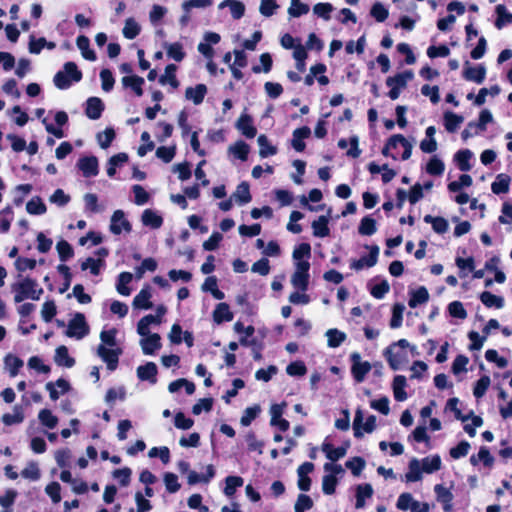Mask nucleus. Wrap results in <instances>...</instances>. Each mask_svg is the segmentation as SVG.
Here are the masks:
<instances>
[{
  "instance_id": "nucleus-28",
  "label": "nucleus",
  "mask_w": 512,
  "mask_h": 512,
  "mask_svg": "<svg viewBox=\"0 0 512 512\" xmlns=\"http://www.w3.org/2000/svg\"><path fill=\"white\" fill-rule=\"evenodd\" d=\"M206 93V85L198 84L195 87H188L185 91V97L187 100L192 101L195 105H199L203 102Z\"/></svg>"
},
{
  "instance_id": "nucleus-14",
  "label": "nucleus",
  "mask_w": 512,
  "mask_h": 512,
  "mask_svg": "<svg viewBox=\"0 0 512 512\" xmlns=\"http://www.w3.org/2000/svg\"><path fill=\"white\" fill-rule=\"evenodd\" d=\"M77 167L86 178L97 176L99 173L98 160L95 156L80 158L77 162Z\"/></svg>"
},
{
  "instance_id": "nucleus-26",
  "label": "nucleus",
  "mask_w": 512,
  "mask_h": 512,
  "mask_svg": "<svg viewBox=\"0 0 512 512\" xmlns=\"http://www.w3.org/2000/svg\"><path fill=\"white\" fill-rule=\"evenodd\" d=\"M69 388L70 385L65 379H58L56 382L46 384V389L49 391L52 400H57L61 395L65 394Z\"/></svg>"
},
{
  "instance_id": "nucleus-56",
  "label": "nucleus",
  "mask_w": 512,
  "mask_h": 512,
  "mask_svg": "<svg viewBox=\"0 0 512 512\" xmlns=\"http://www.w3.org/2000/svg\"><path fill=\"white\" fill-rule=\"evenodd\" d=\"M309 10V6L300 0H291L287 12L290 17L297 18L302 15H306Z\"/></svg>"
},
{
  "instance_id": "nucleus-42",
  "label": "nucleus",
  "mask_w": 512,
  "mask_h": 512,
  "mask_svg": "<svg viewBox=\"0 0 512 512\" xmlns=\"http://www.w3.org/2000/svg\"><path fill=\"white\" fill-rule=\"evenodd\" d=\"M327 345L330 348L339 347L347 338L346 334L336 328L326 331Z\"/></svg>"
},
{
  "instance_id": "nucleus-63",
  "label": "nucleus",
  "mask_w": 512,
  "mask_h": 512,
  "mask_svg": "<svg viewBox=\"0 0 512 512\" xmlns=\"http://www.w3.org/2000/svg\"><path fill=\"white\" fill-rule=\"evenodd\" d=\"M39 421L49 429H53L58 424V418L48 409H42L38 414Z\"/></svg>"
},
{
  "instance_id": "nucleus-27",
  "label": "nucleus",
  "mask_w": 512,
  "mask_h": 512,
  "mask_svg": "<svg viewBox=\"0 0 512 512\" xmlns=\"http://www.w3.org/2000/svg\"><path fill=\"white\" fill-rule=\"evenodd\" d=\"M463 122L464 118L454 112L446 111L443 115V124L449 133L456 132Z\"/></svg>"
},
{
  "instance_id": "nucleus-33",
  "label": "nucleus",
  "mask_w": 512,
  "mask_h": 512,
  "mask_svg": "<svg viewBox=\"0 0 512 512\" xmlns=\"http://www.w3.org/2000/svg\"><path fill=\"white\" fill-rule=\"evenodd\" d=\"M329 216H320L312 222L313 235L315 237L324 238L329 236L330 229L328 226Z\"/></svg>"
},
{
  "instance_id": "nucleus-44",
  "label": "nucleus",
  "mask_w": 512,
  "mask_h": 512,
  "mask_svg": "<svg viewBox=\"0 0 512 512\" xmlns=\"http://www.w3.org/2000/svg\"><path fill=\"white\" fill-rule=\"evenodd\" d=\"M428 299V290L425 287L421 286L411 292V297L409 299L408 304L411 308H416L418 305L426 303Z\"/></svg>"
},
{
  "instance_id": "nucleus-11",
  "label": "nucleus",
  "mask_w": 512,
  "mask_h": 512,
  "mask_svg": "<svg viewBox=\"0 0 512 512\" xmlns=\"http://www.w3.org/2000/svg\"><path fill=\"white\" fill-rule=\"evenodd\" d=\"M350 360L352 362L351 373L353 378L357 383H362L372 369L371 364L368 361H363L358 352H353L350 355Z\"/></svg>"
},
{
  "instance_id": "nucleus-34",
  "label": "nucleus",
  "mask_w": 512,
  "mask_h": 512,
  "mask_svg": "<svg viewBox=\"0 0 512 512\" xmlns=\"http://www.w3.org/2000/svg\"><path fill=\"white\" fill-rule=\"evenodd\" d=\"M235 203L238 205H244L251 201V194L249 185L246 182L240 183L234 193L231 195Z\"/></svg>"
},
{
  "instance_id": "nucleus-19",
  "label": "nucleus",
  "mask_w": 512,
  "mask_h": 512,
  "mask_svg": "<svg viewBox=\"0 0 512 512\" xmlns=\"http://www.w3.org/2000/svg\"><path fill=\"white\" fill-rule=\"evenodd\" d=\"M152 292L150 286H144L140 292L134 297L132 305L135 309L147 310L152 308L151 302Z\"/></svg>"
},
{
  "instance_id": "nucleus-10",
  "label": "nucleus",
  "mask_w": 512,
  "mask_h": 512,
  "mask_svg": "<svg viewBox=\"0 0 512 512\" xmlns=\"http://www.w3.org/2000/svg\"><path fill=\"white\" fill-rule=\"evenodd\" d=\"M109 230L113 235L131 232L132 225L123 210L117 209L113 212L110 218Z\"/></svg>"
},
{
  "instance_id": "nucleus-18",
  "label": "nucleus",
  "mask_w": 512,
  "mask_h": 512,
  "mask_svg": "<svg viewBox=\"0 0 512 512\" xmlns=\"http://www.w3.org/2000/svg\"><path fill=\"white\" fill-rule=\"evenodd\" d=\"M314 469V464L311 462H304L297 469L298 474V487L302 491H308L311 486V479L309 473Z\"/></svg>"
},
{
  "instance_id": "nucleus-49",
  "label": "nucleus",
  "mask_w": 512,
  "mask_h": 512,
  "mask_svg": "<svg viewBox=\"0 0 512 512\" xmlns=\"http://www.w3.org/2000/svg\"><path fill=\"white\" fill-rule=\"evenodd\" d=\"M322 451L325 453L326 457L331 461H337L343 458L346 454V449L343 447L335 448L332 444L328 442H324L322 444Z\"/></svg>"
},
{
  "instance_id": "nucleus-50",
  "label": "nucleus",
  "mask_w": 512,
  "mask_h": 512,
  "mask_svg": "<svg viewBox=\"0 0 512 512\" xmlns=\"http://www.w3.org/2000/svg\"><path fill=\"white\" fill-rule=\"evenodd\" d=\"M229 153L234 155L236 158L245 161L247 160L250 147L244 141H237L235 144L228 148Z\"/></svg>"
},
{
  "instance_id": "nucleus-47",
  "label": "nucleus",
  "mask_w": 512,
  "mask_h": 512,
  "mask_svg": "<svg viewBox=\"0 0 512 512\" xmlns=\"http://www.w3.org/2000/svg\"><path fill=\"white\" fill-rule=\"evenodd\" d=\"M480 300L488 308L496 307L497 309H501L504 307V299L488 291L481 293Z\"/></svg>"
},
{
  "instance_id": "nucleus-55",
  "label": "nucleus",
  "mask_w": 512,
  "mask_h": 512,
  "mask_svg": "<svg viewBox=\"0 0 512 512\" xmlns=\"http://www.w3.org/2000/svg\"><path fill=\"white\" fill-rule=\"evenodd\" d=\"M176 69L177 67L174 64L167 65L165 73L160 77L159 82L162 85L170 84L173 88H177L179 86V82L175 75Z\"/></svg>"
},
{
  "instance_id": "nucleus-25",
  "label": "nucleus",
  "mask_w": 512,
  "mask_h": 512,
  "mask_svg": "<svg viewBox=\"0 0 512 512\" xmlns=\"http://www.w3.org/2000/svg\"><path fill=\"white\" fill-rule=\"evenodd\" d=\"M141 221L144 226L158 229L163 224V218L157 211L152 209H145L141 216Z\"/></svg>"
},
{
  "instance_id": "nucleus-7",
  "label": "nucleus",
  "mask_w": 512,
  "mask_h": 512,
  "mask_svg": "<svg viewBox=\"0 0 512 512\" xmlns=\"http://www.w3.org/2000/svg\"><path fill=\"white\" fill-rule=\"evenodd\" d=\"M310 263H298L294 264V272L291 276V284L294 288L306 291L309 286L310 279Z\"/></svg>"
},
{
  "instance_id": "nucleus-13",
  "label": "nucleus",
  "mask_w": 512,
  "mask_h": 512,
  "mask_svg": "<svg viewBox=\"0 0 512 512\" xmlns=\"http://www.w3.org/2000/svg\"><path fill=\"white\" fill-rule=\"evenodd\" d=\"M370 250L368 256H363L360 259L352 260L350 267L353 270L360 271L364 268H370L376 265L379 256V247L377 245L367 246Z\"/></svg>"
},
{
  "instance_id": "nucleus-35",
  "label": "nucleus",
  "mask_w": 512,
  "mask_h": 512,
  "mask_svg": "<svg viewBox=\"0 0 512 512\" xmlns=\"http://www.w3.org/2000/svg\"><path fill=\"white\" fill-rule=\"evenodd\" d=\"M121 81L125 88H131L138 97L143 95L144 79L142 77L136 75L124 76Z\"/></svg>"
},
{
  "instance_id": "nucleus-5",
  "label": "nucleus",
  "mask_w": 512,
  "mask_h": 512,
  "mask_svg": "<svg viewBox=\"0 0 512 512\" xmlns=\"http://www.w3.org/2000/svg\"><path fill=\"white\" fill-rule=\"evenodd\" d=\"M414 78V73L411 70L398 73L395 76L386 79V85L390 87L388 96L392 100L399 98L402 89H404L408 82Z\"/></svg>"
},
{
  "instance_id": "nucleus-39",
  "label": "nucleus",
  "mask_w": 512,
  "mask_h": 512,
  "mask_svg": "<svg viewBox=\"0 0 512 512\" xmlns=\"http://www.w3.org/2000/svg\"><path fill=\"white\" fill-rule=\"evenodd\" d=\"M257 143L259 145V155L261 158H267L277 153V148L270 143L266 135L261 134L257 139Z\"/></svg>"
},
{
  "instance_id": "nucleus-30",
  "label": "nucleus",
  "mask_w": 512,
  "mask_h": 512,
  "mask_svg": "<svg viewBox=\"0 0 512 512\" xmlns=\"http://www.w3.org/2000/svg\"><path fill=\"white\" fill-rule=\"evenodd\" d=\"M311 246L308 243H301L296 246L292 253L293 264L310 263Z\"/></svg>"
},
{
  "instance_id": "nucleus-46",
  "label": "nucleus",
  "mask_w": 512,
  "mask_h": 512,
  "mask_svg": "<svg viewBox=\"0 0 512 512\" xmlns=\"http://www.w3.org/2000/svg\"><path fill=\"white\" fill-rule=\"evenodd\" d=\"M133 275L130 272H122L119 274L116 284V290L123 296H129L131 289L128 284L132 281Z\"/></svg>"
},
{
  "instance_id": "nucleus-4",
  "label": "nucleus",
  "mask_w": 512,
  "mask_h": 512,
  "mask_svg": "<svg viewBox=\"0 0 512 512\" xmlns=\"http://www.w3.org/2000/svg\"><path fill=\"white\" fill-rule=\"evenodd\" d=\"M82 78V73L78 70L77 65L74 62H66L63 66V70L58 71L54 78V85L58 89H68L73 82H79Z\"/></svg>"
},
{
  "instance_id": "nucleus-64",
  "label": "nucleus",
  "mask_w": 512,
  "mask_h": 512,
  "mask_svg": "<svg viewBox=\"0 0 512 512\" xmlns=\"http://www.w3.org/2000/svg\"><path fill=\"white\" fill-rule=\"evenodd\" d=\"M104 266L103 259L87 258L81 264L82 270H89L93 275H98L101 268Z\"/></svg>"
},
{
  "instance_id": "nucleus-54",
  "label": "nucleus",
  "mask_w": 512,
  "mask_h": 512,
  "mask_svg": "<svg viewBox=\"0 0 512 512\" xmlns=\"http://www.w3.org/2000/svg\"><path fill=\"white\" fill-rule=\"evenodd\" d=\"M13 219L14 212L10 206H7L0 211V233H7L9 231Z\"/></svg>"
},
{
  "instance_id": "nucleus-57",
  "label": "nucleus",
  "mask_w": 512,
  "mask_h": 512,
  "mask_svg": "<svg viewBox=\"0 0 512 512\" xmlns=\"http://www.w3.org/2000/svg\"><path fill=\"white\" fill-rule=\"evenodd\" d=\"M85 208L91 213H101L104 211V206L98 203V197L96 194L87 193L83 197Z\"/></svg>"
},
{
  "instance_id": "nucleus-17",
  "label": "nucleus",
  "mask_w": 512,
  "mask_h": 512,
  "mask_svg": "<svg viewBox=\"0 0 512 512\" xmlns=\"http://www.w3.org/2000/svg\"><path fill=\"white\" fill-rule=\"evenodd\" d=\"M463 76L466 80L481 84L485 80L486 68L483 65L472 67L469 62L465 63Z\"/></svg>"
},
{
  "instance_id": "nucleus-2",
  "label": "nucleus",
  "mask_w": 512,
  "mask_h": 512,
  "mask_svg": "<svg viewBox=\"0 0 512 512\" xmlns=\"http://www.w3.org/2000/svg\"><path fill=\"white\" fill-rule=\"evenodd\" d=\"M442 467V460L439 455H430L422 459L413 458L408 464V471L405 474V481L414 483L421 481L423 474H432Z\"/></svg>"
},
{
  "instance_id": "nucleus-36",
  "label": "nucleus",
  "mask_w": 512,
  "mask_h": 512,
  "mask_svg": "<svg viewBox=\"0 0 512 512\" xmlns=\"http://www.w3.org/2000/svg\"><path fill=\"white\" fill-rule=\"evenodd\" d=\"M233 319V313L230 311L228 304L219 303L213 311V320L220 324L224 321H231Z\"/></svg>"
},
{
  "instance_id": "nucleus-53",
  "label": "nucleus",
  "mask_w": 512,
  "mask_h": 512,
  "mask_svg": "<svg viewBox=\"0 0 512 512\" xmlns=\"http://www.w3.org/2000/svg\"><path fill=\"white\" fill-rule=\"evenodd\" d=\"M473 156V153L466 149L460 150L455 155V160L458 164V167L461 171L467 172L471 169L470 160Z\"/></svg>"
},
{
  "instance_id": "nucleus-59",
  "label": "nucleus",
  "mask_w": 512,
  "mask_h": 512,
  "mask_svg": "<svg viewBox=\"0 0 512 512\" xmlns=\"http://www.w3.org/2000/svg\"><path fill=\"white\" fill-rule=\"evenodd\" d=\"M24 420V415L22 408L19 406H15L13 408V413H6L2 416V422L5 425H13L21 423Z\"/></svg>"
},
{
  "instance_id": "nucleus-3",
  "label": "nucleus",
  "mask_w": 512,
  "mask_h": 512,
  "mask_svg": "<svg viewBox=\"0 0 512 512\" xmlns=\"http://www.w3.org/2000/svg\"><path fill=\"white\" fill-rule=\"evenodd\" d=\"M15 293L14 301L20 303L25 299L39 300L43 294V289L37 282L31 278H23L11 286Z\"/></svg>"
},
{
  "instance_id": "nucleus-51",
  "label": "nucleus",
  "mask_w": 512,
  "mask_h": 512,
  "mask_svg": "<svg viewBox=\"0 0 512 512\" xmlns=\"http://www.w3.org/2000/svg\"><path fill=\"white\" fill-rule=\"evenodd\" d=\"M55 362L59 366L72 367L75 363L74 359L69 356L66 346H59L55 353Z\"/></svg>"
},
{
  "instance_id": "nucleus-8",
  "label": "nucleus",
  "mask_w": 512,
  "mask_h": 512,
  "mask_svg": "<svg viewBox=\"0 0 512 512\" xmlns=\"http://www.w3.org/2000/svg\"><path fill=\"white\" fill-rule=\"evenodd\" d=\"M364 415L361 409H357L353 421L354 436L360 438L364 433H371L376 427V417L370 415L363 423Z\"/></svg>"
},
{
  "instance_id": "nucleus-16",
  "label": "nucleus",
  "mask_w": 512,
  "mask_h": 512,
  "mask_svg": "<svg viewBox=\"0 0 512 512\" xmlns=\"http://www.w3.org/2000/svg\"><path fill=\"white\" fill-rule=\"evenodd\" d=\"M139 345L144 355H154L161 347V337L158 333H153L149 337L141 338Z\"/></svg>"
},
{
  "instance_id": "nucleus-61",
  "label": "nucleus",
  "mask_w": 512,
  "mask_h": 512,
  "mask_svg": "<svg viewBox=\"0 0 512 512\" xmlns=\"http://www.w3.org/2000/svg\"><path fill=\"white\" fill-rule=\"evenodd\" d=\"M376 230V221L373 218L369 216L362 218L358 228V231L361 235L370 236L373 235Z\"/></svg>"
},
{
  "instance_id": "nucleus-38",
  "label": "nucleus",
  "mask_w": 512,
  "mask_h": 512,
  "mask_svg": "<svg viewBox=\"0 0 512 512\" xmlns=\"http://www.w3.org/2000/svg\"><path fill=\"white\" fill-rule=\"evenodd\" d=\"M76 44L83 58L89 61L96 60L95 52L90 49V41L88 37L83 35L79 36L76 40Z\"/></svg>"
},
{
  "instance_id": "nucleus-48",
  "label": "nucleus",
  "mask_w": 512,
  "mask_h": 512,
  "mask_svg": "<svg viewBox=\"0 0 512 512\" xmlns=\"http://www.w3.org/2000/svg\"><path fill=\"white\" fill-rule=\"evenodd\" d=\"M141 31V27L134 18H128L125 21L122 33L126 39L132 40L136 38Z\"/></svg>"
},
{
  "instance_id": "nucleus-62",
  "label": "nucleus",
  "mask_w": 512,
  "mask_h": 512,
  "mask_svg": "<svg viewBox=\"0 0 512 512\" xmlns=\"http://www.w3.org/2000/svg\"><path fill=\"white\" fill-rule=\"evenodd\" d=\"M470 461L473 465L483 462L485 466L489 467L493 464L494 459L486 447H481L477 455L471 456Z\"/></svg>"
},
{
  "instance_id": "nucleus-29",
  "label": "nucleus",
  "mask_w": 512,
  "mask_h": 512,
  "mask_svg": "<svg viewBox=\"0 0 512 512\" xmlns=\"http://www.w3.org/2000/svg\"><path fill=\"white\" fill-rule=\"evenodd\" d=\"M157 366L153 362H148L145 365L137 368V376L142 381H150L156 383Z\"/></svg>"
},
{
  "instance_id": "nucleus-22",
  "label": "nucleus",
  "mask_w": 512,
  "mask_h": 512,
  "mask_svg": "<svg viewBox=\"0 0 512 512\" xmlns=\"http://www.w3.org/2000/svg\"><path fill=\"white\" fill-rule=\"evenodd\" d=\"M434 491L437 497V501L442 504V509L446 512L451 510L453 500L451 491L441 484L435 485Z\"/></svg>"
},
{
  "instance_id": "nucleus-60",
  "label": "nucleus",
  "mask_w": 512,
  "mask_h": 512,
  "mask_svg": "<svg viewBox=\"0 0 512 512\" xmlns=\"http://www.w3.org/2000/svg\"><path fill=\"white\" fill-rule=\"evenodd\" d=\"M497 20L496 26L501 29L504 25L512 22V14L508 12L506 7L502 4L496 6Z\"/></svg>"
},
{
  "instance_id": "nucleus-45",
  "label": "nucleus",
  "mask_w": 512,
  "mask_h": 512,
  "mask_svg": "<svg viewBox=\"0 0 512 512\" xmlns=\"http://www.w3.org/2000/svg\"><path fill=\"white\" fill-rule=\"evenodd\" d=\"M424 221L426 223L431 224L432 229L434 232L438 234H443L448 231L449 223L448 221L443 217H434L431 215H426L424 217Z\"/></svg>"
},
{
  "instance_id": "nucleus-9",
  "label": "nucleus",
  "mask_w": 512,
  "mask_h": 512,
  "mask_svg": "<svg viewBox=\"0 0 512 512\" xmlns=\"http://www.w3.org/2000/svg\"><path fill=\"white\" fill-rule=\"evenodd\" d=\"M89 332V327L86 323L85 316L77 313L68 323L66 335L70 338L80 340L84 338Z\"/></svg>"
},
{
  "instance_id": "nucleus-37",
  "label": "nucleus",
  "mask_w": 512,
  "mask_h": 512,
  "mask_svg": "<svg viewBox=\"0 0 512 512\" xmlns=\"http://www.w3.org/2000/svg\"><path fill=\"white\" fill-rule=\"evenodd\" d=\"M218 7L219 9L229 7L231 15L234 19H240L245 12L244 4L238 0H224L219 4Z\"/></svg>"
},
{
  "instance_id": "nucleus-52",
  "label": "nucleus",
  "mask_w": 512,
  "mask_h": 512,
  "mask_svg": "<svg viewBox=\"0 0 512 512\" xmlns=\"http://www.w3.org/2000/svg\"><path fill=\"white\" fill-rule=\"evenodd\" d=\"M26 211L31 215H43L47 208L40 197H33L27 202Z\"/></svg>"
},
{
  "instance_id": "nucleus-12",
  "label": "nucleus",
  "mask_w": 512,
  "mask_h": 512,
  "mask_svg": "<svg viewBox=\"0 0 512 512\" xmlns=\"http://www.w3.org/2000/svg\"><path fill=\"white\" fill-rule=\"evenodd\" d=\"M383 355L386 358L390 368L394 371L399 370L404 364L408 362V356L405 351L395 349L388 346L384 351Z\"/></svg>"
},
{
  "instance_id": "nucleus-32",
  "label": "nucleus",
  "mask_w": 512,
  "mask_h": 512,
  "mask_svg": "<svg viewBox=\"0 0 512 512\" xmlns=\"http://www.w3.org/2000/svg\"><path fill=\"white\" fill-rule=\"evenodd\" d=\"M373 494V488L370 484H360L356 487V509H363L365 501L370 499Z\"/></svg>"
},
{
  "instance_id": "nucleus-40",
  "label": "nucleus",
  "mask_w": 512,
  "mask_h": 512,
  "mask_svg": "<svg viewBox=\"0 0 512 512\" xmlns=\"http://www.w3.org/2000/svg\"><path fill=\"white\" fill-rule=\"evenodd\" d=\"M24 362L17 356L8 354L4 358L5 369L9 372L11 377H15L19 370L23 367Z\"/></svg>"
},
{
  "instance_id": "nucleus-24",
  "label": "nucleus",
  "mask_w": 512,
  "mask_h": 512,
  "mask_svg": "<svg viewBox=\"0 0 512 512\" xmlns=\"http://www.w3.org/2000/svg\"><path fill=\"white\" fill-rule=\"evenodd\" d=\"M234 331L240 335L239 342L243 346H252L254 345L255 341L250 340L249 338L253 336L255 329L253 326H247L245 327L243 323L236 322L234 324Z\"/></svg>"
},
{
  "instance_id": "nucleus-31",
  "label": "nucleus",
  "mask_w": 512,
  "mask_h": 512,
  "mask_svg": "<svg viewBox=\"0 0 512 512\" xmlns=\"http://www.w3.org/2000/svg\"><path fill=\"white\" fill-rule=\"evenodd\" d=\"M407 385V381L405 376L403 375H397L394 377L393 383H392V389L394 398L399 401L403 402L407 399V393L405 391Z\"/></svg>"
},
{
  "instance_id": "nucleus-23",
  "label": "nucleus",
  "mask_w": 512,
  "mask_h": 512,
  "mask_svg": "<svg viewBox=\"0 0 512 512\" xmlns=\"http://www.w3.org/2000/svg\"><path fill=\"white\" fill-rule=\"evenodd\" d=\"M311 134V130L309 127L304 126L301 128H297L293 131V137H292V147L298 151L302 152L305 149V142L304 140L308 138Z\"/></svg>"
},
{
  "instance_id": "nucleus-15",
  "label": "nucleus",
  "mask_w": 512,
  "mask_h": 512,
  "mask_svg": "<svg viewBox=\"0 0 512 512\" xmlns=\"http://www.w3.org/2000/svg\"><path fill=\"white\" fill-rule=\"evenodd\" d=\"M396 507L399 510H410L411 512H423L428 510V507L426 505L423 508H421L420 503L415 501L410 493H402L398 497Z\"/></svg>"
},
{
  "instance_id": "nucleus-1",
  "label": "nucleus",
  "mask_w": 512,
  "mask_h": 512,
  "mask_svg": "<svg viewBox=\"0 0 512 512\" xmlns=\"http://www.w3.org/2000/svg\"><path fill=\"white\" fill-rule=\"evenodd\" d=\"M117 329L102 330L100 333L101 343L97 347V355L106 363L107 369L116 370L122 349L117 344Z\"/></svg>"
},
{
  "instance_id": "nucleus-41",
  "label": "nucleus",
  "mask_w": 512,
  "mask_h": 512,
  "mask_svg": "<svg viewBox=\"0 0 512 512\" xmlns=\"http://www.w3.org/2000/svg\"><path fill=\"white\" fill-rule=\"evenodd\" d=\"M244 484V480L240 476H228L225 478V486L223 488V493L227 497H232L236 490L242 487Z\"/></svg>"
},
{
  "instance_id": "nucleus-43",
  "label": "nucleus",
  "mask_w": 512,
  "mask_h": 512,
  "mask_svg": "<svg viewBox=\"0 0 512 512\" xmlns=\"http://www.w3.org/2000/svg\"><path fill=\"white\" fill-rule=\"evenodd\" d=\"M510 177L507 174H498L495 181L491 184V190L495 194L507 193L509 191Z\"/></svg>"
},
{
  "instance_id": "nucleus-21",
  "label": "nucleus",
  "mask_w": 512,
  "mask_h": 512,
  "mask_svg": "<svg viewBox=\"0 0 512 512\" xmlns=\"http://www.w3.org/2000/svg\"><path fill=\"white\" fill-rule=\"evenodd\" d=\"M104 110L103 102L98 97H90L86 102V116L92 120L99 119Z\"/></svg>"
},
{
  "instance_id": "nucleus-6",
  "label": "nucleus",
  "mask_w": 512,
  "mask_h": 512,
  "mask_svg": "<svg viewBox=\"0 0 512 512\" xmlns=\"http://www.w3.org/2000/svg\"><path fill=\"white\" fill-rule=\"evenodd\" d=\"M325 475L322 479V490L325 494L331 495L335 492L338 480L337 475H342L344 469L339 464L325 463L323 466Z\"/></svg>"
},
{
  "instance_id": "nucleus-58",
  "label": "nucleus",
  "mask_w": 512,
  "mask_h": 512,
  "mask_svg": "<svg viewBox=\"0 0 512 512\" xmlns=\"http://www.w3.org/2000/svg\"><path fill=\"white\" fill-rule=\"evenodd\" d=\"M167 55L173 60L180 62L185 57L183 46L179 42L165 44Z\"/></svg>"
},
{
  "instance_id": "nucleus-20",
  "label": "nucleus",
  "mask_w": 512,
  "mask_h": 512,
  "mask_svg": "<svg viewBox=\"0 0 512 512\" xmlns=\"http://www.w3.org/2000/svg\"><path fill=\"white\" fill-rule=\"evenodd\" d=\"M236 128L247 138L256 136L257 130L253 125L252 118L243 113L236 122Z\"/></svg>"
}]
</instances>
